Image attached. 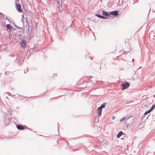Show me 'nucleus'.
Segmentation results:
<instances>
[{
  "mask_svg": "<svg viewBox=\"0 0 155 155\" xmlns=\"http://www.w3.org/2000/svg\"><path fill=\"white\" fill-rule=\"evenodd\" d=\"M130 86V84L128 82H126L121 85V89L122 90Z\"/></svg>",
  "mask_w": 155,
  "mask_h": 155,
  "instance_id": "1",
  "label": "nucleus"
},
{
  "mask_svg": "<svg viewBox=\"0 0 155 155\" xmlns=\"http://www.w3.org/2000/svg\"><path fill=\"white\" fill-rule=\"evenodd\" d=\"M15 6L17 11L19 12H21L22 10L21 9V5L19 4L16 3Z\"/></svg>",
  "mask_w": 155,
  "mask_h": 155,
  "instance_id": "2",
  "label": "nucleus"
},
{
  "mask_svg": "<svg viewBox=\"0 0 155 155\" xmlns=\"http://www.w3.org/2000/svg\"><path fill=\"white\" fill-rule=\"evenodd\" d=\"M20 45L21 47L23 48H25L26 45V42L23 40H22L20 42Z\"/></svg>",
  "mask_w": 155,
  "mask_h": 155,
  "instance_id": "3",
  "label": "nucleus"
},
{
  "mask_svg": "<svg viewBox=\"0 0 155 155\" xmlns=\"http://www.w3.org/2000/svg\"><path fill=\"white\" fill-rule=\"evenodd\" d=\"M17 129L20 130H23L25 129L24 127L23 126L21 125H18L17 126Z\"/></svg>",
  "mask_w": 155,
  "mask_h": 155,
  "instance_id": "4",
  "label": "nucleus"
},
{
  "mask_svg": "<svg viewBox=\"0 0 155 155\" xmlns=\"http://www.w3.org/2000/svg\"><path fill=\"white\" fill-rule=\"evenodd\" d=\"M102 108H101V107H98L97 110L98 112V116L99 117L101 116V113H102Z\"/></svg>",
  "mask_w": 155,
  "mask_h": 155,
  "instance_id": "5",
  "label": "nucleus"
},
{
  "mask_svg": "<svg viewBox=\"0 0 155 155\" xmlns=\"http://www.w3.org/2000/svg\"><path fill=\"white\" fill-rule=\"evenodd\" d=\"M111 14L115 16H117L118 14L117 11H112L110 12Z\"/></svg>",
  "mask_w": 155,
  "mask_h": 155,
  "instance_id": "6",
  "label": "nucleus"
},
{
  "mask_svg": "<svg viewBox=\"0 0 155 155\" xmlns=\"http://www.w3.org/2000/svg\"><path fill=\"white\" fill-rule=\"evenodd\" d=\"M103 15L105 16H109L110 15V14L107 13L105 11H103L102 12Z\"/></svg>",
  "mask_w": 155,
  "mask_h": 155,
  "instance_id": "7",
  "label": "nucleus"
},
{
  "mask_svg": "<svg viewBox=\"0 0 155 155\" xmlns=\"http://www.w3.org/2000/svg\"><path fill=\"white\" fill-rule=\"evenodd\" d=\"M96 15L100 18H104V19H106V17H105L104 16H101V15H98V14H96Z\"/></svg>",
  "mask_w": 155,
  "mask_h": 155,
  "instance_id": "8",
  "label": "nucleus"
},
{
  "mask_svg": "<svg viewBox=\"0 0 155 155\" xmlns=\"http://www.w3.org/2000/svg\"><path fill=\"white\" fill-rule=\"evenodd\" d=\"M122 134H123L122 132L121 131V132H119L118 133V135H117V137L118 138L120 137V136L122 135Z\"/></svg>",
  "mask_w": 155,
  "mask_h": 155,
  "instance_id": "9",
  "label": "nucleus"
},
{
  "mask_svg": "<svg viewBox=\"0 0 155 155\" xmlns=\"http://www.w3.org/2000/svg\"><path fill=\"white\" fill-rule=\"evenodd\" d=\"M57 3L59 4V6L60 7V6H61L62 5V1H57Z\"/></svg>",
  "mask_w": 155,
  "mask_h": 155,
  "instance_id": "10",
  "label": "nucleus"
},
{
  "mask_svg": "<svg viewBox=\"0 0 155 155\" xmlns=\"http://www.w3.org/2000/svg\"><path fill=\"white\" fill-rule=\"evenodd\" d=\"M106 104V103H104L103 104H101V107H101V108H104L105 107Z\"/></svg>",
  "mask_w": 155,
  "mask_h": 155,
  "instance_id": "11",
  "label": "nucleus"
},
{
  "mask_svg": "<svg viewBox=\"0 0 155 155\" xmlns=\"http://www.w3.org/2000/svg\"><path fill=\"white\" fill-rule=\"evenodd\" d=\"M155 107V105H153L151 107L150 109V111H152L154 108Z\"/></svg>",
  "mask_w": 155,
  "mask_h": 155,
  "instance_id": "12",
  "label": "nucleus"
},
{
  "mask_svg": "<svg viewBox=\"0 0 155 155\" xmlns=\"http://www.w3.org/2000/svg\"><path fill=\"white\" fill-rule=\"evenodd\" d=\"M10 25H6V27L7 29H11V28L12 27H10Z\"/></svg>",
  "mask_w": 155,
  "mask_h": 155,
  "instance_id": "13",
  "label": "nucleus"
},
{
  "mask_svg": "<svg viewBox=\"0 0 155 155\" xmlns=\"http://www.w3.org/2000/svg\"><path fill=\"white\" fill-rule=\"evenodd\" d=\"M126 118V117H125L124 118H121L120 119V121L122 122L123 121L125 120Z\"/></svg>",
  "mask_w": 155,
  "mask_h": 155,
  "instance_id": "14",
  "label": "nucleus"
},
{
  "mask_svg": "<svg viewBox=\"0 0 155 155\" xmlns=\"http://www.w3.org/2000/svg\"><path fill=\"white\" fill-rule=\"evenodd\" d=\"M151 111H150V110L147 111H146L145 113H144V114L145 115H146L148 113H149V112H150Z\"/></svg>",
  "mask_w": 155,
  "mask_h": 155,
  "instance_id": "15",
  "label": "nucleus"
}]
</instances>
